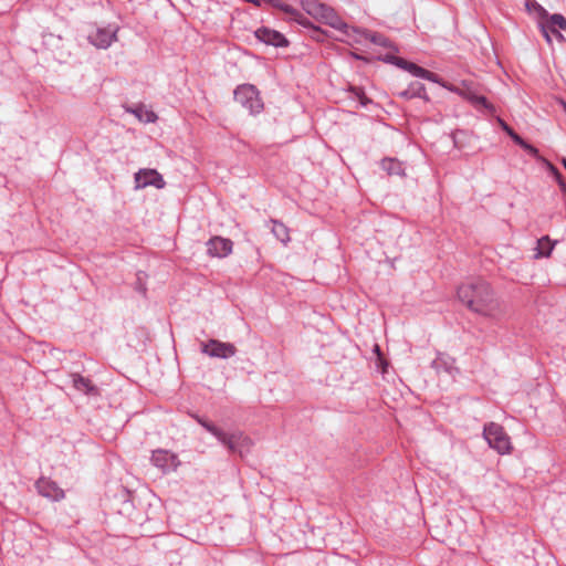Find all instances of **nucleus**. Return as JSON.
Here are the masks:
<instances>
[{
  "mask_svg": "<svg viewBox=\"0 0 566 566\" xmlns=\"http://www.w3.org/2000/svg\"><path fill=\"white\" fill-rule=\"evenodd\" d=\"M458 297L471 312L493 322H500L506 315L505 304L485 281L471 280L462 283L458 287Z\"/></svg>",
  "mask_w": 566,
  "mask_h": 566,
  "instance_id": "f257e3e1",
  "label": "nucleus"
},
{
  "mask_svg": "<svg viewBox=\"0 0 566 566\" xmlns=\"http://www.w3.org/2000/svg\"><path fill=\"white\" fill-rule=\"evenodd\" d=\"M394 63L397 66L406 70L413 76L424 78V80H428L433 83H438L441 86L446 87L447 90L462 95L463 97L468 98L476 106H483L492 112L494 111L493 106L486 101V98L484 96L474 94L469 87L460 88L458 86L447 84V83L442 82L437 74H434L421 66H418L417 64H415L412 62H408L401 57H395Z\"/></svg>",
  "mask_w": 566,
  "mask_h": 566,
  "instance_id": "f03ea898",
  "label": "nucleus"
},
{
  "mask_svg": "<svg viewBox=\"0 0 566 566\" xmlns=\"http://www.w3.org/2000/svg\"><path fill=\"white\" fill-rule=\"evenodd\" d=\"M394 63L397 66L406 70L413 76L424 78V80H428L433 83H438L441 86L446 87L447 90L462 95L463 97L468 98L476 106H483L492 112L494 111L493 106L486 101V98L484 96L474 94L469 87L460 88L458 86L447 84V83L442 82L437 74H434L421 66H418L417 64H415L412 62H408L401 57H395Z\"/></svg>",
  "mask_w": 566,
  "mask_h": 566,
  "instance_id": "7ed1b4c3",
  "label": "nucleus"
},
{
  "mask_svg": "<svg viewBox=\"0 0 566 566\" xmlns=\"http://www.w3.org/2000/svg\"><path fill=\"white\" fill-rule=\"evenodd\" d=\"M303 10L319 22L326 23L334 29L344 31L350 36L349 27L338 17L335 10L318 0H303Z\"/></svg>",
  "mask_w": 566,
  "mask_h": 566,
  "instance_id": "20e7f679",
  "label": "nucleus"
},
{
  "mask_svg": "<svg viewBox=\"0 0 566 566\" xmlns=\"http://www.w3.org/2000/svg\"><path fill=\"white\" fill-rule=\"evenodd\" d=\"M197 420L207 431L212 433L230 451L239 452L242 455L244 452L250 450L252 442L250 438L242 432L235 431L232 433H227L201 418H197Z\"/></svg>",
  "mask_w": 566,
  "mask_h": 566,
  "instance_id": "39448f33",
  "label": "nucleus"
},
{
  "mask_svg": "<svg viewBox=\"0 0 566 566\" xmlns=\"http://www.w3.org/2000/svg\"><path fill=\"white\" fill-rule=\"evenodd\" d=\"M483 437L490 448L496 450L500 454H507L512 451L511 439L504 428L495 422L484 426Z\"/></svg>",
  "mask_w": 566,
  "mask_h": 566,
  "instance_id": "423d86ee",
  "label": "nucleus"
},
{
  "mask_svg": "<svg viewBox=\"0 0 566 566\" xmlns=\"http://www.w3.org/2000/svg\"><path fill=\"white\" fill-rule=\"evenodd\" d=\"M234 98L252 114H258L263 109V103L255 86L243 84L234 91Z\"/></svg>",
  "mask_w": 566,
  "mask_h": 566,
  "instance_id": "0eeeda50",
  "label": "nucleus"
},
{
  "mask_svg": "<svg viewBox=\"0 0 566 566\" xmlns=\"http://www.w3.org/2000/svg\"><path fill=\"white\" fill-rule=\"evenodd\" d=\"M201 350L206 355L217 358H229L232 357L237 352L234 345L217 339H210L208 343H203Z\"/></svg>",
  "mask_w": 566,
  "mask_h": 566,
  "instance_id": "6e6552de",
  "label": "nucleus"
},
{
  "mask_svg": "<svg viewBox=\"0 0 566 566\" xmlns=\"http://www.w3.org/2000/svg\"><path fill=\"white\" fill-rule=\"evenodd\" d=\"M136 188H145L154 186L158 189L165 187V180L163 176L155 169H140L135 175Z\"/></svg>",
  "mask_w": 566,
  "mask_h": 566,
  "instance_id": "1a4fd4ad",
  "label": "nucleus"
},
{
  "mask_svg": "<svg viewBox=\"0 0 566 566\" xmlns=\"http://www.w3.org/2000/svg\"><path fill=\"white\" fill-rule=\"evenodd\" d=\"M151 461L154 465L165 472L176 470L179 465L178 458L175 453L161 449L153 452Z\"/></svg>",
  "mask_w": 566,
  "mask_h": 566,
  "instance_id": "9d476101",
  "label": "nucleus"
},
{
  "mask_svg": "<svg viewBox=\"0 0 566 566\" xmlns=\"http://www.w3.org/2000/svg\"><path fill=\"white\" fill-rule=\"evenodd\" d=\"M232 241L221 237H213L207 243V251L210 256L226 258L232 252Z\"/></svg>",
  "mask_w": 566,
  "mask_h": 566,
  "instance_id": "9b49d317",
  "label": "nucleus"
},
{
  "mask_svg": "<svg viewBox=\"0 0 566 566\" xmlns=\"http://www.w3.org/2000/svg\"><path fill=\"white\" fill-rule=\"evenodd\" d=\"M36 489L42 496L53 501H60L64 497V491L53 481L41 478L36 482Z\"/></svg>",
  "mask_w": 566,
  "mask_h": 566,
  "instance_id": "f8f14e48",
  "label": "nucleus"
},
{
  "mask_svg": "<svg viewBox=\"0 0 566 566\" xmlns=\"http://www.w3.org/2000/svg\"><path fill=\"white\" fill-rule=\"evenodd\" d=\"M116 39V29H97L90 35V41L96 48L106 49Z\"/></svg>",
  "mask_w": 566,
  "mask_h": 566,
  "instance_id": "ddd939ff",
  "label": "nucleus"
},
{
  "mask_svg": "<svg viewBox=\"0 0 566 566\" xmlns=\"http://www.w3.org/2000/svg\"><path fill=\"white\" fill-rule=\"evenodd\" d=\"M255 36L265 44L274 46H284L287 43L283 34L269 28L258 29L255 31Z\"/></svg>",
  "mask_w": 566,
  "mask_h": 566,
  "instance_id": "4468645a",
  "label": "nucleus"
},
{
  "mask_svg": "<svg viewBox=\"0 0 566 566\" xmlns=\"http://www.w3.org/2000/svg\"><path fill=\"white\" fill-rule=\"evenodd\" d=\"M432 367L437 373L446 371L449 375L458 373V368L454 365V359L446 354H439L432 361Z\"/></svg>",
  "mask_w": 566,
  "mask_h": 566,
  "instance_id": "2eb2a0df",
  "label": "nucleus"
},
{
  "mask_svg": "<svg viewBox=\"0 0 566 566\" xmlns=\"http://www.w3.org/2000/svg\"><path fill=\"white\" fill-rule=\"evenodd\" d=\"M352 32L356 33L359 36V39L356 40L358 42H360L361 39H365V40H369L371 43L380 45V46H388L389 45L388 39L385 38L381 34L371 33V32H367V31H359V30H356V29H352Z\"/></svg>",
  "mask_w": 566,
  "mask_h": 566,
  "instance_id": "dca6fc26",
  "label": "nucleus"
},
{
  "mask_svg": "<svg viewBox=\"0 0 566 566\" xmlns=\"http://www.w3.org/2000/svg\"><path fill=\"white\" fill-rule=\"evenodd\" d=\"M555 247V242L548 235L542 237L537 240L535 258H548Z\"/></svg>",
  "mask_w": 566,
  "mask_h": 566,
  "instance_id": "f3484780",
  "label": "nucleus"
},
{
  "mask_svg": "<svg viewBox=\"0 0 566 566\" xmlns=\"http://www.w3.org/2000/svg\"><path fill=\"white\" fill-rule=\"evenodd\" d=\"M381 167L390 176L391 175L401 176V175H403V171H405V167L402 166V164L392 158L384 159L381 161Z\"/></svg>",
  "mask_w": 566,
  "mask_h": 566,
  "instance_id": "a211bd4d",
  "label": "nucleus"
},
{
  "mask_svg": "<svg viewBox=\"0 0 566 566\" xmlns=\"http://www.w3.org/2000/svg\"><path fill=\"white\" fill-rule=\"evenodd\" d=\"M544 23L551 27V32H555V30H557L556 28L566 30V19L559 13H554L552 15L548 14L547 18H544Z\"/></svg>",
  "mask_w": 566,
  "mask_h": 566,
  "instance_id": "6ab92c4d",
  "label": "nucleus"
},
{
  "mask_svg": "<svg viewBox=\"0 0 566 566\" xmlns=\"http://www.w3.org/2000/svg\"><path fill=\"white\" fill-rule=\"evenodd\" d=\"M132 113L144 123H155L157 120V115L145 106H137Z\"/></svg>",
  "mask_w": 566,
  "mask_h": 566,
  "instance_id": "aec40b11",
  "label": "nucleus"
},
{
  "mask_svg": "<svg viewBox=\"0 0 566 566\" xmlns=\"http://www.w3.org/2000/svg\"><path fill=\"white\" fill-rule=\"evenodd\" d=\"M273 234L282 242L287 243L290 241L289 229L285 224L279 221H271Z\"/></svg>",
  "mask_w": 566,
  "mask_h": 566,
  "instance_id": "412c9836",
  "label": "nucleus"
},
{
  "mask_svg": "<svg viewBox=\"0 0 566 566\" xmlns=\"http://www.w3.org/2000/svg\"><path fill=\"white\" fill-rule=\"evenodd\" d=\"M73 385L77 390L83 391L85 394H91L95 391V387L92 385L91 380L80 375L73 376Z\"/></svg>",
  "mask_w": 566,
  "mask_h": 566,
  "instance_id": "4be33fe9",
  "label": "nucleus"
},
{
  "mask_svg": "<svg viewBox=\"0 0 566 566\" xmlns=\"http://www.w3.org/2000/svg\"><path fill=\"white\" fill-rule=\"evenodd\" d=\"M525 7L528 12H535L539 21H544V18L548 17L547 10L535 0H527Z\"/></svg>",
  "mask_w": 566,
  "mask_h": 566,
  "instance_id": "5701e85b",
  "label": "nucleus"
},
{
  "mask_svg": "<svg viewBox=\"0 0 566 566\" xmlns=\"http://www.w3.org/2000/svg\"><path fill=\"white\" fill-rule=\"evenodd\" d=\"M281 9L287 14V17L291 20H294V21H296V22H298L300 24H303V25L306 24V19L295 8H293V7L289 6V4H283V6H281Z\"/></svg>",
  "mask_w": 566,
  "mask_h": 566,
  "instance_id": "b1692460",
  "label": "nucleus"
},
{
  "mask_svg": "<svg viewBox=\"0 0 566 566\" xmlns=\"http://www.w3.org/2000/svg\"><path fill=\"white\" fill-rule=\"evenodd\" d=\"M538 28L543 34V36L545 38L546 42L551 45L552 44V36H551V30L548 27V24H545L544 21H538Z\"/></svg>",
  "mask_w": 566,
  "mask_h": 566,
  "instance_id": "393cba45",
  "label": "nucleus"
},
{
  "mask_svg": "<svg viewBox=\"0 0 566 566\" xmlns=\"http://www.w3.org/2000/svg\"><path fill=\"white\" fill-rule=\"evenodd\" d=\"M424 95H426V88L422 84H418L417 91L412 94H410L408 91L401 93V96H403V97H411V96L424 97Z\"/></svg>",
  "mask_w": 566,
  "mask_h": 566,
  "instance_id": "a878e982",
  "label": "nucleus"
},
{
  "mask_svg": "<svg viewBox=\"0 0 566 566\" xmlns=\"http://www.w3.org/2000/svg\"><path fill=\"white\" fill-rule=\"evenodd\" d=\"M522 148L524 150H526L530 155L534 156V157H537L538 156V150L537 148H535L534 146H532L531 144L524 142V144L522 145Z\"/></svg>",
  "mask_w": 566,
  "mask_h": 566,
  "instance_id": "bb28decb",
  "label": "nucleus"
},
{
  "mask_svg": "<svg viewBox=\"0 0 566 566\" xmlns=\"http://www.w3.org/2000/svg\"><path fill=\"white\" fill-rule=\"evenodd\" d=\"M509 136L513 139V142H514L515 144H517V145H518V146H521V147H522V145H523V144H524V142H525V140H524L520 135H517L515 132H510V135H509Z\"/></svg>",
  "mask_w": 566,
  "mask_h": 566,
  "instance_id": "cd10ccee",
  "label": "nucleus"
},
{
  "mask_svg": "<svg viewBox=\"0 0 566 566\" xmlns=\"http://www.w3.org/2000/svg\"><path fill=\"white\" fill-rule=\"evenodd\" d=\"M497 122L502 129L507 133V135H510V132H514L503 119L497 118Z\"/></svg>",
  "mask_w": 566,
  "mask_h": 566,
  "instance_id": "c85d7f7f",
  "label": "nucleus"
},
{
  "mask_svg": "<svg viewBox=\"0 0 566 566\" xmlns=\"http://www.w3.org/2000/svg\"><path fill=\"white\" fill-rule=\"evenodd\" d=\"M555 38L558 40V41H563L564 40V35L558 31V30H555V32H552Z\"/></svg>",
  "mask_w": 566,
  "mask_h": 566,
  "instance_id": "c756f323",
  "label": "nucleus"
},
{
  "mask_svg": "<svg viewBox=\"0 0 566 566\" xmlns=\"http://www.w3.org/2000/svg\"><path fill=\"white\" fill-rule=\"evenodd\" d=\"M560 105H562L564 112L566 113V102L565 101H560Z\"/></svg>",
  "mask_w": 566,
  "mask_h": 566,
  "instance_id": "7c9ffc66",
  "label": "nucleus"
},
{
  "mask_svg": "<svg viewBox=\"0 0 566 566\" xmlns=\"http://www.w3.org/2000/svg\"><path fill=\"white\" fill-rule=\"evenodd\" d=\"M375 353H377L379 355L380 353V349H379V346L378 345H375Z\"/></svg>",
  "mask_w": 566,
  "mask_h": 566,
  "instance_id": "2f4dec72",
  "label": "nucleus"
},
{
  "mask_svg": "<svg viewBox=\"0 0 566 566\" xmlns=\"http://www.w3.org/2000/svg\"><path fill=\"white\" fill-rule=\"evenodd\" d=\"M562 164H563L564 168L566 169V159H563Z\"/></svg>",
  "mask_w": 566,
  "mask_h": 566,
  "instance_id": "473e14b6",
  "label": "nucleus"
}]
</instances>
